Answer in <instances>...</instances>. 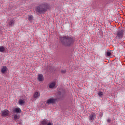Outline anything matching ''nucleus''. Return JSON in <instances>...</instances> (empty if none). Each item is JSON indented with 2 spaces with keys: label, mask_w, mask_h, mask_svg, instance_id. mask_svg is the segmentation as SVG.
<instances>
[{
  "label": "nucleus",
  "mask_w": 125,
  "mask_h": 125,
  "mask_svg": "<svg viewBox=\"0 0 125 125\" xmlns=\"http://www.w3.org/2000/svg\"><path fill=\"white\" fill-rule=\"evenodd\" d=\"M61 41L62 43V44H64L66 46H70V45H72L75 42L74 38L67 36L62 37L61 38Z\"/></svg>",
  "instance_id": "nucleus-1"
},
{
  "label": "nucleus",
  "mask_w": 125,
  "mask_h": 125,
  "mask_svg": "<svg viewBox=\"0 0 125 125\" xmlns=\"http://www.w3.org/2000/svg\"><path fill=\"white\" fill-rule=\"evenodd\" d=\"M47 7V4H44L43 5H40L39 7H37L36 8V11L39 12V13H41V12H43V11H45Z\"/></svg>",
  "instance_id": "nucleus-2"
},
{
  "label": "nucleus",
  "mask_w": 125,
  "mask_h": 125,
  "mask_svg": "<svg viewBox=\"0 0 125 125\" xmlns=\"http://www.w3.org/2000/svg\"><path fill=\"white\" fill-rule=\"evenodd\" d=\"M15 23V19L13 18H9L7 21V25L9 27H13L14 26V24Z\"/></svg>",
  "instance_id": "nucleus-3"
},
{
  "label": "nucleus",
  "mask_w": 125,
  "mask_h": 125,
  "mask_svg": "<svg viewBox=\"0 0 125 125\" xmlns=\"http://www.w3.org/2000/svg\"><path fill=\"white\" fill-rule=\"evenodd\" d=\"M124 32L125 31L124 29L118 30L116 34V38H118V39H122V38H123V36H124Z\"/></svg>",
  "instance_id": "nucleus-4"
},
{
  "label": "nucleus",
  "mask_w": 125,
  "mask_h": 125,
  "mask_svg": "<svg viewBox=\"0 0 125 125\" xmlns=\"http://www.w3.org/2000/svg\"><path fill=\"white\" fill-rule=\"evenodd\" d=\"M56 99L51 98L47 100L46 103V104H48V105H49L50 104H55V103L56 102Z\"/></svg>",
  "instance_id": "nucleus-5"
},
{
  "label": "nucleus",
  "mask_w": 125,
  "mask_h": 125,
  "mask_svg": "<svg viewBox=\"0 0 125 125\" xmlns=\"http://www.w3.org/2000/svg\"><path fill=\"white\" fill-rule=\"evenodd\" d=\"M1 116L2 117H7L8 115L9 114V111L7 109H5L3 111H1Z\"/></svg>",
  "instance_id": "nucleus-6"
},
{
  "label": "nucleus",
  "mask_w": 125,
  "mask_h": 125,
  "mask_svg": "<svg viewBox=\"0 0 125 125\" xmlns=\"http://www.w3.org/2000/svg\"><path fill=\"white\" fill-rule=\"evenodd\" d=\"M95 118H96V114L94 113H92L91 114H90L89 116V120L92 121V122L94 121Z\"/></svg>",
  "instance_id": "nucleus-7"
},
{
  "label": "nucleus",
  "mask_w": 125,
  "mask_h": 125,
  "mask_svg": "<svg viewBox=\"0 0 125 125\" xmlns=\"http://www.w3.org/2000/svg\"><path fill=\"white\" fill-rule=\"evenodd\" d=\"M13 113H17V114H20L21 112V109L19 107H16L13 109Z\"/></svg>",
  "instance_id": "nucleus-8"
},
{
  "label": "nucleus",
  "mask_w": 125,
  "mask_h": 125,
  "mask_svg": "<svg viewBox=\"0 0 125 125\" xmlns=\"http://www.w3.org/2000/svg\"><path fill=\"white\" fill-rule=\"evenodd\" d=\"M43 80V75L42 74H39L38 75V80L39 81V82H42Z\"/></svg>",
  "instance_id": "nucleus-9"
},
{
  "label": "nucleus",
  "mask_w": 125,
  "mask_h": 125,
  "mask_svg": "<svg viewBox=\"0 0 125 125\" xmlns=\"http://www.w3.org/2000/svg\"><path fill=\"white\" fill-rule=\"evenodd\" d=\"M40 95H41L40 92H36L33 95V97L34 98H36V99H37V98H39V97H40Z\"/></svg>",
  "instance_id": "nucleus-10"
},
{
  "label": "nucleus",
  "mask_w": 125,
  "mask_h": 125,
  "mask_svg": "<svg viewBox=\"0 0 125 125\" xmlns=\"http://www.w3.org/2000/svg\"><path fill=\"white\" fill-rule=\"evenodd\" d=\"M48 123V120L47 119H45L41 121L40 123V125H47Z\"/></svg>",
  "instance_id": "nucleus-11"
},
{
  "label": "nucleus",
  "mask_w": 125,
  "mask_h": 125,
  "mask_svg": "<svg viewBox=\"0 0 125 125\" xmlns=\"http://www.w3.org/2000/svg\"><path fill=\"white\" fill-rule=\"evenodd\" d=\"M56 83L55 82H51L49 85V88H53L56 85Z\"/></svg>",
  "instance_id": "nucleus-12"
},
{
  "label": "nucleus",
  "mask_w": 125,
  "mask_h": 125,
  "mask_svg": "<svg viewBox=\"0 0 125 125\" xmlns=\"http://www.w3.org/2000/svg\"><path fill=\"white\" fill-rule=\"evenodd\" d=\"M6 71H7V67H6V66H3L1 69V72L3 74H5Z\"/></svg>",
  "instance_id": "nucleus-13"
},
{
  "label": "nucleus",
  "mask_w": 125,
  "mask_h": 125,
  "mask_svg": "<svg viewBox=\"0 0 125 125\" xmlns=\"http://www.w3.org/2000/svg\"><path fill=\"white\" fill-rule=\"evenodd\" d=\"M5 51V48L3 46H0V52H4Z\"/></svg>",
  "instance_id": "nucleus-14"
},
{
  "label": "nucleus",
  "mask_w": 125,
  "mask_h": 125,
  "mask_svg": "<svg viewBox=\"0 0 125 125\" xmlns=\"http://www.w3.org/2000/svg\"><path fill=\"white\" fill-rule=\"evenodd\" d=\"M19 103L20 105L22 106V105H23V104H24V103H25V101H24L22 99H21L19 100Z\"/></svg>",
  "instance_id": "nucleus-15"
},
{
  "label": "nucleus",
  "mask_w": 125,
  "mask_h": 125,
  "mask_svg": "<svg viewBox=\"0 0 125 125\" xmlns=\"http://www.w3.org/2000/svg\"><path fill=\"white\" fill-rule=\"evenodd\" d=\"M28 20L30 21V22H32L33 20H34V17L32 15L29 16Z\"/></svg>",
  "instance_id": "nucleus-16"
},
{
  "label": "nucleus",
  "mask_w": 125,
  "mask_h": 125,
  "mask_svg": "<svg viewBox=\"0 0 125 125\" xmlns=\"http://www.w3.org/2000/svg\"><path fill=\"white\" fill-rule=\"evenodd\" d=\"M14 119L15 121H17V120H19V116L17 115V114H14Z\"/></svg>",
  "instance_id": "nucleus-17"
},
{
  "label": "nucleus",
  "mask_w": 125,
  "mask_h": 125,
  "mask_svg": "<svg viewBox=\"0 0 125 125\" xmlns=\"http://www.w3.org/2000/svg\"><path fill=\"white\" fill-rule=\"evenodd\" d=\"M98 94L100 97H102L103 96V92L100 91L98 93Z\"/></svg>",
  "instance_id": "nucleus-18"
},
{
  "label": "nucleus",
  "mask_w": 125,
  "mask_h": 125,
  "mask_svg": "<svg viewBox=\"0 0 125 125\" xmlns=\"http://www.w3.org/2000/svg\"><path fill=\"white\" fill-rule=\"evenodd\" d=\"M112 54L111 53V52H106V55H107V56H111V55Z\"/></svg>",
  "instance_id": "nucleus-19"
},
{
  "label": "nucleus",
  "mask_w": 125,
  "mask_h": 125,
  "mask_svg": "<svg viewBox=\"0 0 125 125\" xmlns=\"http://www.w3.org/2000/svg\"><path fill=\"white\" fill-rule=\"evenodd\" d=\"M47 125H53V123L52 122H48L47 123Z\"/></svg>",
  "instance_id": "nucleus-20"
},
{
  "label": "nucleus",
  "mask_w": 125,
  "mask_h": 125,
  "mask_svg": "<svg viewBox=\"0 0 125 125\" xmlns=\"http://www.w3.org/2000/svg\"><path fill=\"white\" fill-rule=\"evenodd\" d=\"M61 72H62V74H65V73H66V70H62L61 71Z\"/></svg>",
  "instance_id": "nucleus-21"
},
{
  "label": "nucleus",
  "mask_w": 125,
  "mask_h": 125,
  "mask_svg": "<svg viewBox=\"0 0 125 125\" xmlns=\"http://www.w3.org/2000/svg\"><path fill=\"white\" fill-rule=\"evenodd\" d=\"M110 122H111V119H107V122L110 123Z\"/></svg>",
  "instance_id": "nucleus-22"
}]
</instances>
